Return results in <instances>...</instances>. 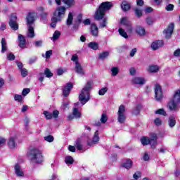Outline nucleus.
<instances>
[{"mask_svg": "<svg viewBox=\"0 0 180 180\" xmlns=\"http://www.w3.org/2000/svg\"><path fill=\"white\" fill-rule=\"evenodd\" d=\"M112 8H113V4H112V2L104 1L102 2L96 9L94 18L97 20V22L103 20V22L100 23V27H106V25L108 24V18H105V15H106V12H108V11H110Z\"/></svg>", "mask_w": 180, "mask_h": 180, "instance_id": "f257e3e1", "label": "nucleus"}, {"mask_svg": "<svg viewBox=\"0 0 180 180\" xmlns=\"http://www.w3.org/2000/svg\"><path fill=\"white\" fill-rule=\"evenodd\" d=\"M180 104V89L174 91V94L167 103V109L171 112H179Z\"/></svg>", "mask_w": 180, "mask_h": 180, "instance_id": "f03ea898", "label": "nucleus"}, {"mask_svg": "<svg viewBox=\"0 0 180 180\" xmlns=\"http://www.w3.org/2000/svg\"><path fill=\"white\" fill-rule=\"evenodd\" d=\"M27 155L30 157L31 162H34V164H41L44 162V156L43 155V153L37 148H32L30 150Z\"/></svg>", "mask_w": 180, "mask_h": 180, "instance_id": "7ed1b4c3", "label": "nucleus"}, {"mask_svg": "<svg viewBox=\"0 0 180 180\" xmlns=\"http://www.w3.org/2000/svg\"><path fill=\"white\" fill-rule=\"evenodd\" d=\"M36 13L30 12L27 13L26 17L27 25L28 26L27 37L33 39L34 37V28L32 26L36 20Z\"/></svg>", "mask_w": 180, "mask_h": 180, "instance_id": "20e7f679", "label": "nucleus"}, {"mask_svg": "<svg viewBox=\"0 0 180 180\" xmlns=\"http://www.w3.org/2000/svg\"><path fill=\"white\" fill-rule=\"evenodd\" d=\"M91 88H92V81H89L79 96V101L82 104L85 105L89 101V89Z\"/></svg>", "mask_w": 180, "mask_h": 180, "instance_id": "39448f33", "label": "nucleus"}, {"mask_svg": "<svg viewBox=\"0 0 180 180\" xmlns=\"http://www.w3.org/2000/svg\"><path fill=\"white\" fill-rule=\"evenodd\" d=\"M8 25L12 30H19V24L18 23V16L15 13H12L9 16Z\"/></svg>", "mask_w": 180, "mask_h": 180, "instance_id": "423d86ee", "label": "nucleus"}, {"mask_svg": "<svg viewBox=\"0 0 180 180\" xmlns=\"http://www.w3.org/2000/svg\"><path fill=\"white\" fill-rule=\"evenodd\" d=\"M124 112H126V107L123 105H120L117 112V120L119 123H121V124L126 122V115H124Z\"/></svg>", "mask_w": 180, "mask_h": 180, "instance_id": "0eeeda50", "label": "nucleus"}, {"mask_svg": "<svg viewBox=\"0 0 180 180\" xmlns=\"http://www.w3.org/2000/svg\"><path fill=\"white\" fill-rule=\"evenodd\" d=\"M155 99L157 102H161L162 101V98H164V95L162 94V88L159 84H156L155 85Z\"/></svg>", "mask_w": 180, "mask_h": 180, "instance_id": "6e6552de", "label": "nucleus"}, {"mask_svg": "<svg viewBox=\"0 0 180 180\" xmlns=\"http://www.w3.org/2000/svg\"><path fill=\"white\" fill-rule=\"evenodd\" d=\"M174 27L175 25L172 22L167 25V28L164 30L163 33L165 34V39H171L172 33H174Z\"/></svg>", "mask_w": 180, "mask_h": 180, "instance_id": "1a4fd4ad", "label": "nucleus"}, {"mask_svg": "<svg viewBox=\"0 0 180 180\" xmlns=\"http://www.w3.org/2000/svg\"><path fill=\"white\" fill-rule=\"evenodd\" d=\"M82 13H79L77 15L72 26L74 30H78V29H79V26L81 25V23H82Z\"/></svg>", "mask_w": 180, "mask_h": 180, "instance_id": "9d476101", "label": "nucleus"}, {"mask_svg": "<svg viewBox=\"0 0 180 180\" xmlns=\"http://www.w3.org/2000/svg\"><path fill=\"white\" fill-rule=\"evenodd\" d=\"M75 117V119H79L81 117V113H80L79 110H78L77 108H73L72 113L70 114L68 116L67 120H68V121L74 120Z\"/></svg>", "mask_w": 180, "mask_h": 180, "instance_id": "9b49d317", "label": "nucleus"}, {"mask_svg": "<svg viewBox=\"0 0 180 180\" xmlns=\"http://www.w3.org/2000/svg\"><path fill=\"white\" fill-rule=\"evenodd\" d=\"M72 88H74L72 83L68 82L66 84V86L63 89V95L65 98H67L70 95Z\"/></svg>", "mask_w": 180, "mask_h": 180, "instance_id": "f8f14e48", "label": "nucleus"}, {"mask_svg": "<svg viewBox=\"0 0 180 180\" xmlns=\"http://www.w3.org/2000/svg\"><path fill=\"white\" fill-rule=\"evenodd\" d=\"M121 25L125 26V27L128 30V32H133V27H131V22H130L127 18L124 17L121 19L120 21Z\"/></svg>", "mask_w": 180, "mask_h": 180, "instance_id": "ddd939ff", "label": "nucleus"}, {"mask_svg": "<svg viewBox=\"0 0 180 180\" xmlns=\"http://www.w3.org/2000/svg\"><path fill=\"white\" fill-rule=\"evenodd\" d=\"M146 82V80L144 77H135L132 79V84H134V85H144Z\"/></svg>", "mask_w": 180, "mask_h": 180, "instance_id": "4468645a", "label": "nucleus"}, {"mask_svg": "<svg viewBox=\"0 0 180 180\" xmlns=\"http://www.w3.org/2000/svg\"><path fill=\"white\" fill-rule=\"evenodd\" d=\"M162 46H164V41L162 40H157L153 41L150 47L152 49V50H158V49H160V47H162Z\"/></svg>", "mask_w": 180, "mask_h": 180, "instance_id": "2eb2a0df", "label": "nucleus"}, {"mask_svg": "<svg viewBox=\"0 0 180 180\" xmlns=\"http://www.w3.org/2000/svg\"><path fill=\"white\" fill-rule=\"evenodd\" d=\"M18 46L20 49H26V38L20 34H18Z\"/></svg>", "mask_w": 180, "mask_h": 180, "instance_id": "dca6fc26", "label": "nucleus"}, {"mask_svg": "<svg viewBox=\"0 0 180 180\" xmlns=\"http://www.w3.org/2000/svg\"><path fill=\"white\" fill-rule=\"evenodd\" d=\"M65 11L67 8L64 6H60L57 8L56 11L53 13L54 16L61 18V15L65 14Z\"/></svg>", "mask_w": 180, "mask_h": 180, "instance_id": "f3484780", "label": "nucleus"}, {"mask_svg": "<svg viewBox=\"0 0 180 180\" xmlns=\"http://www.w3.org/2000/svg\"><path fill=\"white\" fill-rule=\"evenodd\" d=\"M90 30L92 36L94 37H98V34L99 33V30L98 29V26H96V24L91 23L90 27Z\"/></svg>", "mask_w": 180, "mask_h": 180, "instance_id": "a211bd4d", "label": "nucleus"}, {"mask_svg": "<svg viewBox=\"0 0 180 180\" xmlns=\"http://www.w3.org/2000/svg\"><path fill=\"white\" fill-rule=\"evenodd\" d=\"M121 8L124 12H128L131 9V4L129 1L124 0L121 4Z\"/></svg>", "mask_w": 180, "mask_h": 180, "instance_id": "6ab92c4d", "label": "nucleus"}, {"mask_svg": "<svg viewBox=\"0 0 180 180\" xmlns=\"http://www.w3.org/2000/svg\"><path fill=\"white\" fill-rule=\"evenodd\" d=\"M121 167L122 168H125V169H131L133 167V160L131 159H127L125 162L122 163Z\"/></svg>", "mask_w": 180, "mask_h": 180, "instance_id": "aec40b11", "label": "nucleus"}, {"mask_svg": "<svg viewBox=\"0 0 180 180\" xmlns=\"http://www.w3.org/2000/svg\"><path fill=\"white\" fill-rule=\"evenodd\" d=\"M136 33L141 37L146 36V28L141 25H138L136 27Z\"/></svg>", "mask_w": 180, "mask_h": 180, "instance_id": "412c9836", "label": "nucleus"}, {"mask_svg": "<svg viewBox=\"0 0 180 180\" xmlns=\"http://www.w3.org/2000/svg\"><path fill=\"white\" fill-rule=\"evenodd\" d=\"M75 70L77 74H79L80 75H85V71H84L80 63H77V64H75Z\"/></svg>", "mask_w": 180, "mask_h": 180, "instance_id": "4be33fe9", "label": "nucleus"}, {"mask_svg": "<svg viewBox=\"0 0 180 180\" xmlns=\"http://www.w3.org/2000/svg\"><path fill=\"white\" fill-rule=\"evenodd\" d=\"M151 146V148L154 150L155 148V145L157 144V134H152L151 138H150V143H149Z\"/></svg>", "mask_w": 180, "mask_h": 180, "instance_id": "5701e85b", "label": "nucleus"}, {"mask_svg": "<svg viewBox=\"0 0 180 180\" xmlns=\"http://www.w3.org/2000/svg\"><path fill=\"white\" fill-rule=\"evenodd\" d=\"M15 171L17 176H24L25 173H23V171H22V169L20 167V165H19L18 163L15 165Z\"/></svg>", "mask_w": 180, "mask_h": 180, "instance_id": "b1692460", "label": "nucleus"}, {"mask_svg": "<svg viewBox=\"0 0 180 180\" xmlns=\"http://www.w3.org/2000/svg\"><path fill=\"white\" fill-rule=\"evenodd\" d=\"M148 72L154 73V72H158L160 71V67L157 65H150L148 69Z\"/></svg>", "mask_w": 180, "mask_h": 180, "instance_id": "393cba45", "label": "nucleus"}, {"mask_svg": "<svg viewBox=\"0 0 180 180\" xmlns=\"http://www.w3.org/2000/svg\"><path fill=\"white\" fill-rule=\"evenodd\" d=\"M88 47L91 49V50H98L99 49V44L96 41H91L88 44Z\"/></svg>", "mask_w": 180, "mask_h": 180, "instance_id": "a878e982", "label": "nucleus"}, {"mask_svg": "<svg viewBox=\"0 0 180 180\" xmlns=\"http://www.w3.org/2000/svg\"><path fill=\"white\" fill-rule=\"evenodd\" d=\"M141 143L142 146H148L151 143V139L148 136H143L141 138Z\"/></svg>", "mask_w": 180, "mask_h": 180, "instance_id": "bb28decb", "label": "nucleus"}, {"mask_svg": "<svg viewBox=\"0 0 180 180\" xmlns=\"http://www.w3.org/2000/svg\"><path fill=\"white\" fill-rule=\"evenodd\" d=\"M168 124L170 127H174L175 124H176V120H175L174 115H171L169 117Z\"/></svg>", "mask_w": 180, "mask_h": 180, "instance_id": "cd10ccee", "label": "nucleus"}, {"mask_svg": "<svg viewBox=\"0 0 180 180\" xmlns=\"http://www.w3.org/2000/svg\"><path fill=\"white\" fill-rule=\"evenodd\" d=\"M6 51H8V46H6V40L5 38L1 39V53L4 54Z\"/></svg>", "mask_w": 180, "mask_h": 180, "instance_id": "c85d7f7f", "label": "nucleus"}, {"mask_svg": "<svg viewBox=\"0 0 180 180\" xmlns=\"http://www.w3.org/2000/svg\"><path fill=\"white\" fill-rule=\"evenodd\" d=\"M8 146L9 148H15L16 147V142L13 137H11L8 141Z\"/></svg>", "mask_w": 180, "mask_h": 180, "instance_id": "c756f323", "label": "nucleus"}, {"mask_svg": "<svg viewBox=\"0 0 180 180\" xmlns=\"http://www.w3.org/2000/svg\"><path fill=\"white\" fill-rule=\"evenodd\" d=\"M72 20H74V15H72V13H69L68 17L66 21V25L68 26H71V25H72Z\"/></svg>", "mask_w": 180, "mask_h": 180, "instance_id": "7c9ffc66", "label": "nucleus"}, {"mask_svg": "<svg viewBox=\"0 0 180 180\" xmlns=\"http://www.w3.org/2000/svg\"><path fill=\"white\" fill-rule=\"evenodd\" d=\"M65 162L68 165H71L74 164V158L72 156H66L65 158Z\"/></svg>", "mask_w": 180, "mask_h": 180, "instance_id": "2f4dec72", "label": "nucleus"}, {"mask_svg": "<svg viewBox=\"0 0 180 180\" xmlns=\"http://www.w3.org/2000/svg\"><path fill=\"white\" fill-rule=\"evenodd\" d=\"M109 57V52L108 51H103V53H100L98 56L99 60H105Z\"/></svg>", "mask_w": 180, "mask_h": 180, "instance_id": "473e14b6", "label": "nucleus"}, {"mask_svg": "<svg viewBox=\"0 0 180 180\" xmlns=\"http://www.w3.org/2000/svg\"><path fill=\"white\" fill-rule=\"evenodd\" d=\"M118 32H119V34H120V36L124 37V39L129 38V35H127V32H126V31H124V30H123V28H119Z\"/></svg>", "mask_w": 180, "mask_h": 180, "instance_id": "72a5a7b5", "label": "nucleus"}, {"mask_svg": "<svg viewBox=\"0 0 180 180\" xmlns=\"http://www.w3.org/2000/svg\"><path fill=\"white\" fill-rule=\"evenodd\" d=\"M44 72L46 78H51V77L53 75V72H51V70H50L49 68H46Z\"/></svg>", "mask_w": 180, "mask_h": 180, "instance_id": "f704fd0d", "label": "nucleus"}, {"mask_svg": "<svg viewBox=\"0 0 180 180\" xmlns=\"http://www.w3.org/2000/svg\"><path fill=\"white\" fill-rule=\"evenodd\" d=\"M134 13L136 18H141L143 16V11L139 8L134 9Z\"/></svg>", "mask_w": 180, "mask_h": 180, "instance_id": "c9c22d12", "label": "nucleus"}, {"mask_svg": "<svg viewBox=\"0 0 180 180\" xmlns=\"http://www.w3.org/2000/svg\"><path fill=\"white\" fill-rule=\"evenodd\" d=\"M100 138H99V131L97 130L95 131L94 137H93V143H98L99 141Z\"/></svg>", "mask_w": 180, "mask_h": 180, "instance_id": "e433bc0d", "label": "nucleus"}, {"mask_svg": "<svg viewBox=\"0 0 180 180\" xmlns=\"http://www.w3.org/2000/svg\"><path fill=\"white\" fill-rule=\"evenodd\" d=\"M155 115H162V116H167V112L164 108H160L155 112Z\"/></svg>", "mask_w": 180, "mask_h": 180, "instance_id": "4c0bfd02", "label": "nucleus"}, {"mask_svg": "<svg viewBox=\"0 0 180 180\" xmlns=\"http://www.w3.org/2000/svg\"><path fill=\"white\" fill-rule=\"evenodd\" d=\"M60 36H61V32H60L58 30L55 31L53 34L52 40H57L59 39Z\"/></svg>", "mask_w": 180, "mask_h": 180, "instance_id": "58836bf2", "label": "nucleus"}, {"mask_svg": "<svg viewBox=\"0 0 180 180\" xmlns=\"http://www.w3.org/2000/svg\"><path fill=\"white\" fill-rule=\"evenodd\" d=\"M112 75V77H116L119 74V68L117 67H112L111 68Z\"/></svg>", "mask_w": 180, "mask_h": 180, "instance_id": "ea45409f", "label": "nucleus"}, {"mask_svg": "<svg viewBox=\"0 0 180 180\" xmlns=\"http://www.w3.org/2000/svg\"><path fill=\"white\" fill-rule=\"evenodd\" d=\"M44 115L46 119V120H50V119H53V113L49 111H44Z\"/></svg>", "mask_w": 180, "mask_h": 180, "instance_id": "a19ab883", "label": "nucleus"}, {"mask_svg": "<svg viewBox=\"0 0 180 180\" xmlns=\"http://www.w3.org/2000/svg\"><path fill=\"white\" fill-rule=\"evenodd\" d=\"M75 147L79 150V151H81L82 150V144L81 143V139H78L76 141Z\"/></svg>", "mask_w": 180, "mask_h": 180, "instance_id": "79ce46f5", "label": "nucleus"}, {"mask_svg": "<svg viewBox=\"0 0 180 180\" xmlns=\"http://www.w3.org/2000/svg\"><path fill=\"white\" fill-rule=\"evenodd\" d=\"M174 8H175L174 4H169L165 6V11H167V12H172V11H174Z\"/></svg>", "mask_w": 180, "mask_h": 180, "instance_id": "37998d69", "label": "nucleus"}, {"mask_svg": "<svg viewBox=\"0 0 180 180\" xmlns=\"http://www.w3.org/2000/svg\"><path fill=\"white\" fill-rule=\"evenodd\" d=\"M141 109H143V105L138 104L134 110V115H139L140 110H141Z\"/></svg>", "mask_w": 180, "mask_h": 180, "instance_id": "c03bdc74", "label": "nucleus"}, {"mask_svg": "<svg viewBox=\"0 0 180 180\" xmlns=\"http://www.w3.org/2000/svg\"><path fill=\"white\" fill-rule=\"evenodd\" d=\"M44 140L48 143H53V141H54V136H53L52 135H48L46 136H44Z\"/></svg>", "mask_w": 180, "mask_h": 180, "instance_id": "a18cd8bd", "label": "nucleus"}, {"mask_svg": "<svg viewBox=\"0 0 180 180\" xmlns=\"http://www.w3.org/2000/svg\"><path fill=\"white\" fill-rule=\"evenodd\" d=\"M62 2L67 6H72L74 5V0H62Z\"/></svg>", "mask_w": 180, "mask_h": 180, "instance_id": "49530a36", "label": "nucleus"}, {"mask_svg": "<svg viewBox=\"0 0 180 180\" xmlns=\"http://www.w3.org/2000/svg\"><path fill=\"white\" fill-rule=\"evenodd\" d=\"M106 92H108V87H103L98 91V95L103 96Z\"/></svg>", "mask_w": 180, "mask_h": 180, "instance_id": "de8ad7c7", "label": "nucleus"}, {"mask_svg": "<svg viewBox=\"0 0 180 180\" xmlns=\"http://www.w3.org/2000/svg\"><path fill=\"white\" fill-rule=\"evenodd\" d=\"M100 120L101 123H106V122H108V115H106V114L105 113H103L101 115V117Z\"/></svg>", "mask_w": 180, "mask_h": 180, "instance_id": "09e8293b", "label": "nucleus"}, {"mask_svg": "<svg viewBox=\"0 0 180 180\" xmlns=\"http://www.w3.org/2000/svg\"><path fill=\"white\" fill-rule=\"evenodd\" d=\"M146 23L149 26H153V25L154 23V20H153V18H151V17L146 18Z\"/></svg>", "mask_w": 180, "mask_h": 180, "instance_id": "8fccbe9b", "label": "nucleus"}, {"mask_svg": "<svg viewBox=\"0 0 180 180\" xmlns=\"http://www.w3.org/2000/svg\"><path fill=\"white\" fill-rule=\"evenodd\" d=\"M14 99L17 102H20V103L22 102V101H23V98H22V95H19V94H15L14 96Z\"/></svg>", "mask_w": 180, "mask_h": 180, "instance_id": "3c124183", "label": "nucleus"}, {"mask_svg": "<svg viewBox=\"0 0 180 180\" xmlns=\"http://www.w3.org/2000/svg\"><path fill=\"white\" fill-rule=\"evenodd\" d=\"M154 123L155 126H161V124H162V121L159 117H157L156 119H155Z\"/></svg>", "mask_w": 180, "mask_h": 180, "instance_id": "603ef678", "label": "nucleus"}, {"mask_svg": "<svg viewBox=\"0 0 180 180\" xmlns=\"http://www.w3.org/2000/svg\"><path fill=\"white\" fill-rule=\"evenodd\" d=\"M15 58V54H13V53H8L7 56V59L8 60V61H13Z\"/></svg>", "mask_w": 180, "mask_h": 180, "instance_id": "864d4df0", "label": "nucleus"}, {"mask_svg": "<svg viewBox=\"0 0 180 180\" xmlns=\"http://www.w3.org/2000/svg\"><path fill=\"white\" fill-rule=\"evenodd\" d=\"M141 176V172L138 171L133 174V178L136 180L139 179Z\"/></svg>", "mask_w": 180, "mask_h": 180, "instance_id": "5fc2aeb1", "label": "nucleus"}, {"mask_svg": "<svg viewBox=\"0 0 180 180\" xmlns=\"http://www.w3.org/2000/svg\"><path fill=\"white\" fill-rule=\"evenodd\" d=\"M20 72H21V75L23 78H25V77H27L28 72L27 69L25 68L21 69Z\"/></svg>", "mask_w": 180, "mask_h": 180, "instance_id": "6e6d98bb", "label": "nucleus"}, {"mask_svg": "<svg viewBox=\"0 0 180 180\" xmlns=\"http://www.w3.org/2000/svg\"><path fill=\"white\" fill-rule=\"evenodd\" d=\"M30 93V89L29 88L23 89L22 91V96H26V95H27Z\"/></svg>", "mask_w": 180, "mask_h": 180, "instance_id": "4d7b16f0", "label": "nucleus"}, {"mask_svg": "<svg viewBox=\"0 0 180 180\" xmlns=\"http://www.w3.org/2000/svg\"><path fill=\"white\" fill-rule=\"evenodd\" d=\"M58 115H60V112L58 110H54L52 113V117L57 119V117H58Z\"/></svg>", "mask_w": 180, "mask_h": 180, "instance_id": "13d9d810", "label": "nucleus"}, {"mask_svg": "<svg viewBox=\"0 0 180 180\" xmlns=\"http://www.w3.org/2000/svg\"><path fill=\"white\" fill-rule=\"evenodd\" d=\"M71 60L75 62V64H77V63H79L78 62V55H72Z\"/></svg>", "mask_w": 180, "mask_h": 180, "instance_id": "bf43d9fd", "label": "nucleus"}, {"mask_svg": "<svg viewBox=\"0 0 180 180\" xmlns=\"http://www.w3.org/2000/svg\"><path fill=\"white\" fill-rule=\"evenodd\" d=\"M39 81L40 82H43V81H44V72H39Z\"/></svg>", "mask_w": 180, "mask_h": 180, "instance_id": "052dcab7", "label": "nucleus"}, {"mask_svg": "<svg viewBox=\"0 0 180 180\" xmlns=\"http://www.w3.org/2000/svg\"><path fill=\"white\" fill-rule=\"evenodd\" d=\"M84 26H89L91 25V20L89 18H87L86 20H84V21H82Z\"/></svg>", "mask_w": 180, "mask_h": 180, "instance_id": "680f3d73", "label": "nucleus"}, {"mask_svg": "<svg viewBox=\"0 0 180 180\" xmlns=\"http://www.w3.org/2000/svg\"><path fill=\"white\" fill-rule=\"evenodd\" d=\"M137 53V49L134 48L129 53L130 57H134L136 53Z\"/></svg>", "mask_w": 180, "mask_h": 180, "instance_id": "e2e57ef3", "label": "nucleus"}, {"mask_svg": "<svg viewBox=\"0 0 180 180\" xmlns=\"http://www.w3.org/2000/svg\"><path fill=\"white\" fill-rule=\"evenodd\" d=\"M47 15H48L47 13H44V12L41 13L40 14L41 20H46V19H47Z\"/></svg>", "mask_w": 180, "mask_h": 180, "instance_id": "0e129e2a", "label": "nucleus"}, {"mask_svg": "<svg viewBox=\"0 0 180 180\" xmlns=\"http://www.w3.org/2000/svg\"><path fill=\"white\" fill-rule=\"evenodd\" d=\"M53 56V51L49 50L46 52V58H50Z\"/></svg>", "mask_w": 180, "mask_h": 180, "instance_id": "69168bd1", "label": "nucleus"}, {"mask_svg": "<svg viewBox=\"0 0 180 180\" xmlns=\"http://www.w3.org/2000/svg\"><path fill=\"white\" fill-rule=\"evenodd\" d=\"M174 57H180V49H177L174 51Z\"/></svg>", "mask_w": 180, "mask_h": 180, "instance_id": "338daca9", "label": "nucleus"}, {"mask_svg": "<svg viewBox=\"0 0 180 180\" xmlns=\"http://www.w3.org/2000/svg\"><path fill=\"white\" fill-rule=\"evenodd\" d=\"M137 6H143L144 5V0H136Z\"/></svg>", "mask_w": 180, "mask_h": 180, "instance_id": "774afa93", "label": "nucleus"}]
</instances>
